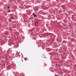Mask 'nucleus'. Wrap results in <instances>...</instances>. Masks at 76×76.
I'll use <instances>...</instances> for the list:
<instances>
[{
  "instance_id": "nucleus-1",
  "label": "nucleus",
  "mask_w": 76,
  "mask_h": 76,
  "mask_svg": "<svg viewBox=\"0 0 76 76\" xmlns=\"http://www.w3.org/2000/svg\"><path fill=\"white\" fill-rule=\"evenodd\" d=\"M33 15H34V17H37V15H36L35 14H34V13L33 14Z\"/></svg>"
},
{
  "instance_id": "nucleus-2",
  "label": "nucleus",
  "mask_w": 76,
  "mask_h": 76,
  "mask_svg": "<svg viewBox=\"0 0 76 76\" xmlns=\"http://www.w3.org/2000/svg\"><path fill=\"white\" fill-rule=\"evenodd\" d=\"M27 8H29V7H30V6H27L26 7Z\"/></svg>"
},
{
  "instance_id": "nucleus-3",
  "label": "nucleus",
  "mask_w": 76,
  "mask_h": 76,
  "mask_svg": "<svg viewBox=\"0 0 76 76\" xmlns=\"http://www.w3.org/2000/svg\"><path fill=\"white\" fill-rule=\"evenodd\" d=\"M10 12V10H9L8 11V12Z\"/></svg>"
},
{
  "instance_id": "nucleus-4",
  "label": "nucleus",
  "mask_w": 76,
  "mask_h": 76,
  "mask_svg": "<svg viewBox=\"0 0 76 76\" xmlns=\"http://www.w3.org/2000/svg\"><path fill=\"white\" fill-rule=\"evenodd\" d=\"M9 8H10V7H8V8H7L8 9H9Z\"/></svg>"
},
{
  "instance_id": "nucleus-5",
  "label": "nucleus",
  "mask_w": 76,
  "mask_h": 76,
  "mask_svg": "<svg viewBox=\"0 0 76 76\" xmlns=\"http://www.w3.org/2000/svg\"><path fill=\"white\" fill-rule=\"evenodd\" d=\"M11 19H13L14 18H13V17H11Z\"/></svg>"
},
{
  "instance_id": "nucleus-6",
  "label": "nucleus",
  "mask_w": 76,
  "mask_h": 76,
  "mask_svg": "<svg viewBox=\"0 0 76 76\" xmlns=\"http://www.w3.org/2000/svg\"><path fill=\"white\" fill-rule=\"evenodd\" d=\"M67 16H69V15H68V14H67Z\"/></svg>"
}]
</instances>
